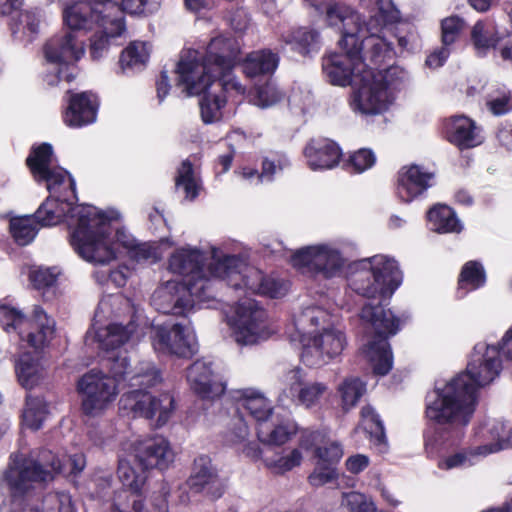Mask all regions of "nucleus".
Masks as SVG:
<instances>
[{"instance_id":"obj_5","label":"nucleus","mask_w":512,"mask_h":512,"mask_svg":"<svg viewBox=\"0 0 512 512\" xmlns=\"http://www.w3.org/2000/svg\"><path fill=\"white\" fill-rule=\"evenodd\" d=\"M111 376L91 370L78 381L77 388L82 396V410L86 415L96 416L112 406L119 394V382H128L129 388L154 386L160 381L156 367L149 361L140 362L130 368L126 357H116L110 364Z\"/></svg>"},{"instance_id":"obj_29","label":"nucleus","mask_w":512,"mask_h":512,"mask_svg":"<svg viewBox=\"0 0 512 512\" xmlns=\"http://www.w3.org/2000/svg\"><path fill=\"white\" fill-rule=\"evenodd\" d=\"M186 378L191 389L204 398H214L225 390L214 373L212 363L205 360L195 361L187 369Z\"/></svg>"},{"instance_id":"obj_45","label":"nucleus","mask_w":512,"mask_h":512,"mask_svg":"<svg viewBox=\"0 0 512 512\" xmlns=\"http://www.w3.org/2000/svg\"><path fill=\"white\" fill-rule=\"evenodd\" d=\"M49 414L48 404L40 397H28L22 413V424L31 430L42 427Z\"/></svg>"},{"instance_id":"obj_22","label":"nucleus","mask_w":512,"mask_h":512,"mask_svg":"<svg viewBox=\"0 0 512 512\" xmlns=\"http://www.w3.org/2000/svg\"><path fill=\"white\" fill-rule=\"evenodd\" d=\"M433 172L416 164L405 165L397 174L396 195L404 203H410L433 186Z\"/></svg>"},{"instance_id":"obj_23","label":"nucleus","mask_w":512,"mask_h":512,"mask_svg":"<svg viewBox=\"0 0 512 512\" xmlns=\"http://www.w3.org/2000/svg\"><path fill=\"white\" fill-rule=\"evenodd\" d=\"M327 390V386L323 383H307L302 370L295 369L286 375V388L280 395L279 401L285 404V398H287L291 402L310 408L319 403Z\"/></svg>"},{"instance_id":"obj_55","label":"nucleus","mask_w":512,"mask_h":512,"mask_svg":"<svg viewBox=\"0 0 512 512\" xmlns=\"http://www.w3.org/2000/svg\"><path fill=\"white\" fill-rule=\"evenodd\" d=\"M466 28V22L459 16L452 15L442 20L441 32L442 42L448 46L456 41Z\"/></svg>"},{"instance_id":"obj_17","label":"nucleus","mask_w":512,"mask_h":512,"mask_svg":"<svg viewBox=\"0 0 512 512\" xmlns=\"http://www.w3.org/2000/svg\"><path fill=\"white\" fill-rule=\"evenodd\" d=\"M118 219V212L108 211L105 216L104 233L97 236L100 242H106L113 250V257L107 263L115 259L122 250L138 262L154 263L161 259L163 253L159 246L150 243H136L131 234L119 227Z\"/></svg>"},{"instance_id":"obj_9","label":"nucleus","mask_w":512,"mask_h":512,"mask_svg":"<svg viewBox=\"0 0 512 512\" xmlns=\"http://www.w3.org/2000/svg\"><path fill=\"white\" fill-rule=\"evenodd\" d=\"M402 282V273L397 261L390 256L378 254L353 264L349 285L357 294L374 298L392 294Z\"/></svg>"},{"instance_id":"obj_18","label":"nucleus","mask_w":512,"mask_h":512,"mask_svg":"<svg viewBox=\"0 0 512 512\" xmlns=\"http://www.w3.org/2000/svg\"><path fill=\"white\" fill-rule=\"evenodd\" d=\"M303 343L302 362L310 367H321L341 355L346 346V336L335 326L324 327L320 331L299 336Z\"/></svg>"},{"instance_id":"obj_58","label":"nucleus","mask_w":512,"mask_h":512,"mask_svg":"<svg viewBox=\"0 0 512 512\" xmlns=\"http://www.w3.org/2000/svg\"><path fill=\"white\" fill-rule=\"evenodd\" d=\"M474 456H479V454H475V448L470 449L469 451L456 452L440 459L438 467L442 470L466 467L473 463L472 458Z\"/></svg>"},{"instance_id":"obj_51","label":"nucleus","mask_w":512,"mask_h":512,"mask_svg":"<svg viewBox=\"0 0 512 512\" xmlns=\"http://www.w3.org/2000/svg\"><path fill=\"white\" fill-rule=\"evenodd\" d=\"M284 97L281 90L272 82L258 86L250 94V102L260 108L271 107L280 102Z\"/></svg>"},{"instance_id":"obj_61","label":"nucleus","mask_w":512,"mask_h":512,"mask_svg":"<svg viewBox=\"0 0 512 512\" xmlns=\"http://www.w3.org/2000/svg\"><path fill=\"white\" fill-rule=\"evenodd\" d=\"M20 23L23 27L22 34L27 41H31L39 32L40 16L36 12L25 11L21 13Z\"/></svg>"},{"instance_id":"obj_59","label":"nucleus","mask_w":512,"mask_h":512,"mask_svg":"<svg viewBox=\"0 0 512 512\" xmlns=\"http://www.w3.org/2000/svg\"><path fill=\"white\" fill-rule=\"evenodd\" d=\"M59 271L56 268H35L30 271L29 279L38 290L51 287L55 284Z\"/></svg>"},{"instance_id":"obj_13","label":"nucleus","mask_w":512,"mask_h":512,"mask_svg":"<svg viewBox=\"0 0 512 512\" xmlns=\"http://www.w3.org/2000/svg\"><path fill=\"white\" fill-rule=\"evenodd\" d=\"M293 267L325 280L344 275L348 260L336 242H319L302 247L291 256Z\"/></svg>"},{"instance_id":"obj_41","label":"nucleus","mask_w":512,"mask_h":512,"mask_svg":"<svg viewBox=\"0 0 512 512\" xmlns=\"http://www.w3.org/2000/svg\"><path fill=\"white\" fill-rule=\"evenodd\" d=\"M303 450L305 449L300 447L299 440L297 447L285 449L279 454L267 457L265 459V465L275 474H284L302 464L304 460Z\"/></svg>"},{"instance_id":"obj_53","label":"nucleus","mask_w":512,"mask_h":512,"mask_svg":"<svg viewBox=\"0 0 512 512\" xmlns=\"http://www.w3.org/2000/svg\"><path fill=\"white\" fill-rule=\"evenodd\" d=\"M361 416L364 429L372 435L379 445L383 446L381 448V451H383L385 448V435L379 416L371 406L363 407Z\"/></svg>"},{"instance_id":"obj_49","label":"nucleus","mask_w":512,"mask_h":512,"mask_svg":"<svg viewBox=\"0 0 512 512\" xmlns=\"http://www.w3.org/2000/svg\"><path fill=\"white\" fill-rule=\"evenodd\" d=\"M366 391V385L359 378H346L338 387L342 408H353Z\"/></svg>"},{"instance_id":"obj_64","label":"nucleus","mask_w":512,"mask_h":512,"mask_svg":"<svg viewBox=\"0 0 512 512\" xmlns=\"http://www.w3.org/2000/svg\"><path fill=\"white\" fill-rule=\"evenodd\" d=\"M369 458L366 455L363 454H356L353 456H350L346 460V469L353 474H358L365 470L369 465Z\"/></svg>"},{"instance_id":"obj_60","label":"nucleus","mask_w":512,"mask_h":512,"mask_svg":"<svg viewBox=\"0 0 512 512\" xmlns=\"http://www.w3.org/2000/svg\"><path fill=\"white\" fill-rule=\"evenodd\" d=\"M159 0H122V10L130 14L146 15L159 7Z\"/></svg>"},{"instance_id":"obj_7","label":"nucleus","mask_w":512,"mask_h":512,"mask_svg":"<svg viewBox=\"0 0 512 512\" xmlns=\"http://www.w3.org/2000/svg\"><path fill=\"white\" fill-rule=\"evenodd\" d=\"M63 461V458L48 450L41 451L36 459L17 454L11 457L5 480L13 493L20 494L33 488L35 484L52 480L57 473L67 470L70 474L77 475L86 466L82 453L69 456L67 464Z\"/></svg>"},{"instance_id":"obj_47","label":"nucleus","mask_w":512,"mask_h":512,"mask_svg":"<svg viewBox=\"0 0 512 512\" xmlns=\"http://www.w3.org/2000/svg\"><path fill=\"white\" fill-rule=\"evenodd\" d=\"M37 220L32 216L14 217L10 220V233L21 246L31 243L37 234Z\"/></svg>"},{"instance_id":"obj_3","label":"nucleus","mask_w":512,"mask_h":512,"mask_svg":"<svg viewBox=\"0 0 512 512\" xmlns=\"http://www.w3.org/2000/svg\"><path fill=\"white\" fill-rule=\"evenodd\" d=\"M58 187V192H49L50 196L37 209V222L43 226H53L64 221L70 231L71 245L84 260L92 263L109 261L113 257L111 246L97 238L104 233L107 212L91 205L73 206L75 185L73 196L64 186Z\"/></svg>"},{"instance_id":"obj_20","label":"nucleus","mask_w":512,"mask_h":512,"mask_svg":"<svg viewBox=\"0 0 512 512\" xmlns=\"http://www.w3.org/2000/svg\"><path fill=\"white\" fill-rule=\"evenodd\" d=\"M151 341L154 350L158 353L188 357L197 351L196 335L189 324L154 326Z\"/></svg>"},{"instance_id":"obj_15","label":"nucleus","mask_w":512,"mask_h":512,"mask_svg":"<svg viewBox=\"0 0 512 512\" xmlns=\"http://www.w3.org/2000/svg\"><path fill=\"white\" fill-rule=\"evenodd\" d=\"M84 53L85 43L74 32L63 31L54 35L44 47V81L49 86L57 85L62 79L64 68L79 61Z\"/></svg>"},{"instance_id":"obj_50","label":"nucleus","mask_w":512,"mask_h":512,"mask_svg":"<svg viewBox=\"0 0 512 512\" xmlns=\"http://www.w3.org/2000/svg\"><path fill=\"white\" fill-rule=\"evenodd\" d=\"M486 105L493 115L506 114L512 110V92L505 86L495 87L488 92Z\"/></svg>"},{"instance_id":"obj_32","label":"nucleus","mask_w":512,"mask_h":512,"mask_svg":"<svg viewBox=\"0 0 512 512\" xmlns=\"http://www.w3.org/2000/svg\"><path fill=\"white\" fill-rule=\"evenodd\" d=\"M298 432V425L289 417L275 414L267 422L259 424L257 436L260 442L281 446L292 440Z\"/></svg>"},{"instance_id":"obj_8","label":"nucleus","mask_w":512,"mask_h":512,"mask_svg":"<svg viewBox=\"0 0 512 512\" xmlns=\"http://www.w3.org/2000/svg\"><path fill=\"white\" fill-rule=\"evenodd\" d=\"M359 319L368 337L363 347V354L375 374L386 375L393 364L387 338L398 332L401 319L397 318L390 309H385L380 303L373 302H367L362 306Z\"/></svg>"},{"instance_id":"obj_25","label":"nucleus","mask_w":512,"mask_h":512,"mask_svg":"<svg viewBox=\"0 0 512 512\" xmlns=\"http://www.w3.org/2000/svg\"><path fill=\"white\" fill-rule=\"evenodd\" d=\"M475 436L482 443L475 448V454L487 456L512 446V425L491 419L477 427Z\"/></svg>"},{"instance_id":"obj_19","label":"nucleus","mask_w":512,"mask_h":512,"mask_svg":"<svg viewBox=\"0 0 512 512\" xmlns=\"http://www.w3.org/2000/svg\"><path fill=\"white\" fill-rule=\"evenodd\" d=\"M27 165L37 181H45L47 189L52 194L58 192V185L64 186L73 196L74 180L67 171L53 166V152L51 145L43 143L32 149L28 156Z\"/></svg>"},{"instance_id":"obj_1","label":"nucleus","mask_w":512,"mask_h":512,"mask_svg":"<svg viewBox=\"0 0 512 512\" xmlns=\"http://www.w3.org/2000/svg\"><path fill=\"white\" fill-rule=\"evenodd\" d=\"M167 268L171 273L182 276L181 280L186 282L207 281L210 291L214 292L218 280L225 281L236 290L244 288L247 292L271 298L280 297L286 292L283 283L265 277L242 258L227 255L213 246L209 250L192 245L178 247L170 254Z\"/></svg>"},{"instance_id":"obj_63","label":"nucleus","mask_w":512,"mask_h":512,"mask_svg":"<svg viewBox=\"0 0 512 512\" xmlns=\"http://www.w3.org/2000/svg\"><path fill=\"white\" fill-rule=\"evenodd\" d=\"M397 42L402 52H410L419 48V37L413 31H408L405 34L398 35Z\"/></svg>"},{"instance_id":"obj_35","label":"nucleus","mask_w":512,"mask_h":512,"mask_svg":"<svg viewBox=\"0 0 512 512\" xmlns=\"http://www.w3.org/2000/svg\"><path fill=\"white\" fill-rule=\"evenodd\" d=\"M294 326L299 336H305L334 324L332 316L324 307L309 303L294 316Z\"/></svg>"},{"instance_id":"obj_56","label":"nucleus","mask_w":512,"mask_h":512,"mask_svg":"<svg viewBox=\"0 0 512 512\" xmlns=\"http://www.w3.org/2000/svg\"><path fill=\"white\" fill-rule=\"evenodd\" d=\"M341 506L347 512H375L373 503L365 495L354 491L343 494Z\"/></svg>"},{"instance_id":"obj_11","label":"nucleus","mask_w":512,"mask_h":512,"mask_svg":"<svg viewBox=\"0 0 512 512\" xmlns=\"http://www.w3.org/2000/svg\"><path fill=\"white\" fill-rule=\"evenodd\" d=\"M215 298L205 280L186 282L179 279L163 280L155 289L151 303L155 309L164 314L186 315L197 305Z\"/></svg>"},{"instance_id":"obj_2","label":"nucleus","mask_w":512,"mask_h":512,"mask_svg":"<svg viewBox=\"0 0 512 512\" xmlns=\"http://www.w3.org/2000/svg\"><path fill=\"white\" fill-rule=\"evenodd\" d=\"M501 370L498 346L477 343L466 371L442 386H436L428 395L425 411L427 419L440 425H467L475 411L477 389L491 384Z\"/></svg>"},{"instance_id":"obj_24","label":"nucleus","mask_w":512,"mask_h":512,"mask_svg":"<svg viewBox=\"0 0 512 512\" xmlns=\"http://www.w3.org/2000/svg\"><path fill=\"white\" fill-rule=\"evenodd\" d=\"M94 3L73 1L65 5L63 20L67 27L73 31H89L99 25L104 7L114 4L111 0H93Z\"/></svg>"},{"instance_id":"obj_46","label":"nucleus","mask_w":512,"mask_h":512,"mask_svg":"<svg viewBox=\"0 0 512 512\" xmlns=\"http://www.w3.org/2000/svg\"><path fill=\"white\" fill-rule=\"evenodd\" d=\"M292 49L302 55L316 52L319 49V35L316 31L299 28L290 33L285 39Z\"/></svg>"},{"instance_id":"obj_42","label":"nucleus","mask_w":512,"mask_h":512,"mask_svg":"<svg viewBox=\"0 0 512 512\" xmlns=\"http://www.w3.org/2000/svg\"><path fill=\"white\" fill-rule=\"evenodd\" d=\"M471 40L476 52L485 55L499 40L498 31L492 22H477L471 31Z\"/></svg>"},{"instance_id":"obj_31","label":"nucleus","mask_w":512,"mask_h":512,"mask_svg":"<svg viewBox=\"0 0 512 512\" xmlns=\"http://www.w3.org/2000/svg\"><path fill=\"white\" fill-rule=\"evenodd\" d=\"M445 133L449 142L461 149L472 148L482 143L480 128L464 116H453L445 122Z\"/></svg>"},{"instance_id":"obj_62","label":"nucleus","mask_w":512,"mask_h":512,"mask_svg":"<svg viewBox=\"0 0 512 512\" xmlns=\"http://www.w3.org/2000/svg\"><path fill=\"white\" fill-rule=\"evenodd\" d=\"M288 165L287 161L275 162L268 159H265L262 163V172L260 175H257V182H269L272 181L274 176L281 172L284 167Z\"/></svg>"},{"instance_id":"obj_26","label":"nucleus","mask_w":512,"mask_h":512,"mask_svg":"<svg viewBox=\"0 0 512 512\" xmlns=\"http://www.w3.org/2000/svg\"><path fill=\"white\" fill-rule=\"evenodd\" d=\"M134 460H138L142 468L157 467L164 469L174 460V451L169 441L163 436H154L139 441L134 447Z\"/></svg>"},{"instance_id":"obj_48","label":"nucleus","mask_w":512,"mask_h":512,"mask_svg":"<svg viewBox=\"0 0 512 512\" xmlns=\"http://www.w3.org/2000/svg\"><path fill=\"white\" fill-rule=\"evenodd\" d=\"M176 187L183 190L187 200H194L200 191V182L189 161H184L178 169Z\"/></svg>"},{"instance_id":"obj_21","label":"nucleus","mask_w":512,"mask_h":512,"mask_svg":"<svg viewBox=\"0 0 512 512\" xmlns=\"http://www.w3.org/2000/svg\"><path fill=\"white\" fill-rule=\"evenodd\" d=\"M103 12L90 39V56L95 60L102 58L110 47V40L121 36L126 29L122 10L117 4L104 7Z\"/></svg>"},{"instance_id":"obj_33","label":"nucleus","mask_w":512,"mask_h":512,"mask_svg":"<svg viewBox=\"0 0 512 512\" xmlns=\"http://www.w3.org/2000/svg\"><path fill=\"white\" fill-rule=\"evenodd\" d=\"M250 431L241 413L235 414L223 435L227 445L237 447L245 456L257 460L261 449L257 442L249 440Z\"/></svg>"},{"instance_id":"obj_4","label":"nucleus","mask_w":512,"mask_h":512,"mask_svg":"<svg viewBox=\"0 0 512 512\" xmlns=\"http://www.w3.org/2000/svg\"><path fill=\"white\" fill-rule=\"evenodd\" d=\"M237 60V50L231 39L216 37L207 46L206 52L187 49L181 53L177 63V86L187 96L206 92L219 77L221 86L229 96H243L245 87L230 73Z\"/></svg>"},{"instance_id":"obj_52","label":"nucleus","mask_w":512,"mask_h":512,"mask_svg":"<svg viewBox=\"0 0 512 512\" xmlns=\"http://www.w3.org/2000/svg\"><path fill=\"white\" fill-rule=\"evenodd\" d=\"M376 75L382 78V83L393 96L395 91L405 88L410 82L409 73L399 66H392L384 72L376 70Z\"/></svg>"},{"instance_id":"obj_16","label":"nucleus","mask_w":512,"mask_h":512,"mask_svg":"<svg viewBox=\"0 0 512 512\" xmlns=\"http://www.w3.org/2000/svg\"><path fill=\"white\" fill-rule=\"evenodd\" d=\"M148 387L140 386L126 391L120 398V409L134 417L149 419L156 427H162L174 413V398L169 393L151 395L143 390Z\"/></svg>"},{"instance_id":"obj_37","label":"nucleus","mask_w":512,"mask_h":512,"mask_svg":"<svg viewBox=\"0 0 512 512\" xmlns=\"http://www.w3.org/2000/svg\"><path fill=\"white\" fill-rule=\"evenodd\" d=\"M246 412L259 424L267 422L275 414L272 413L270 401L259 391L246 389L238 400V412Z\"/></svg>"},{"instance_id":"obj_40","label":"nucleus","mask_w":512,"mask_h":512,"mask_svg":"<svg viewBox=\"0 0 512 512\" xmlns=\"http://www.w3.org/2000/svg\"><path fill=\"white\" fill-rule=\"evenodd\" d=\"M279 63L277 54L270 50H260L250 53L243 65L244 72L249 77L272 74Z\"/></svg>"},{"instance_id":"obj_27","label":"nucleus","mask_w":512,"mask_h":512,"mask_svg":"<svg viewBox=\"0 0 512 512\" xmlns=\"http://www.w3.org/2000/svg\"><path fill=\"white\" fill-rule=\"evenodd\" d=\"M300 447L305 451H313L317 461L333 466H337L343 456L342 445L321 431H303L300 436Z\"/></svg>"},{"instance_id":"obj_10","label":"nucleus","mask_w":512,"mask_h":512,"mask_svg":"<svg viewBox=\"0 0 512 512\" xmlns=\"http://www.w3.org/2000/svg\"><path fill=\"white\" fill-rule=\"evenodd\" d=\"M0 324L8 334H15L23 347L43 348L56 335L55 320L40 306H34L26 317L17 308L0 302Z\"/></svg>"},{"instance_id":"obj_12","label":"nucleus","mask_w":512,"mask_h":512,"mask_svg":"<svg viewBox=\"0 0 512 512\" xmlns=\"http://www.w3.org/2000/svg\"><path fill=\"white\" fill-rule=\"evenodd\" d=\"M226 320L232 338L239 345L257 344L274 333L266 310L251 298L238 301Z\"/></svg>"},{"instance_id":"obj_39","label":"nucleus","mask_w":512,"mask_h":512,"mask_svg":"<svg viewBox=\"0 0 512 512\" xmlns=\"http://www.w3.org/2000/svg\"><path fill=\"white\" fill-rule=\"evenodd\" d=\"M431 229L438 233H459L462 224L455 212L446 205H435L427 213Z\"/></svg>"},{"instance_id":"obj_36","label":"nucleus","mask_w":512,"mask_h":512,"mask_svg":"<svg viewBox=\"0 0 512 512\" xmlns=\"http://www.w3.org/2000/svg\"><path fill=\"white\" fill-rule=\"evenodd\" d=\"M152 44L147 41H132L121 52L119 66L123 73H137L144 70L150 60Z\"/></svg>"},{"instance_id":"obj_43","label":"nucleus","mask_w":512,"mask_h":512,"mask_svg":"<svg viewBox=\"0 0 512 512\" xmlns=\"http://www.w3.org/2000/svg\"><path fill=\"white\" fill-rule=\"evenodd\" d=\"M218 87L219 90H214L213 92L207 90L206 92H203L204 96L201 98L199 103L201 118L206 124L217 122L222 117V108L226 103V98L222 93H228L225 90H222L221 86Z\"/></svg>"},{"instance_id":"obj_57","label":"nucleus","mask_w":512,"mask_h":512,"mask_svg":"<svg viewBox=\"0 0 512 512\" xmlns=\"http://www.w3.org/2000/svg\"><path fill=\"white\" fill-rule=\"evenodd\" d=\"M376 156L370 149H359L354 152L348 161L347 169L355 173H362L374 166Z\"/></svg>"},{"instance_id":"obj_34","label":"nucleus","mask_w":512,"mask_h":512,"mask_svg":"<svg viewBox=\"0 0 512 512\" xmlns=\"http://www.w3.org/2000/svg\"><path fill=\"white\" fill-rule=\"evenodd\" d=\"M188 485L195 492L203 491L213 497H219L222 494L221 483L211 460L207 457H199L195 460Z\"/></svg>"},{"instance_id":"obj_38","label":"nucleus","mask_w":512,"mask_h":512,"mask_svg":"<svg viewBox=\"0 0 512 512\" xmlns=\"http://www.w3.org/2000/svg\"><path fill=\"white\" fill-rule=\"evenodd\" d=\"M20 385L25 389L37 387L45 378L46 372L39 360L29 354H23L15 365Z\"/></svg>"},{"instance_id":"obj_44","label":"nucleus","mask_w":512,"mask_h":512,"mask_svg":"<svg viewBox=\"0 0 512 512\" xmlns=\"http://www.w3.org/2000/svg\"><path fill=\"white\" fill-rule=\"evenodd\" d=\"M486 282V275L481 263L477 261L467 262L460 273L458 292L464 297L468 291L482 287Z\"/></svg>"},{"instance_id":"obj_54","label":"nucleus","mask_w":512,"mask_h":512,"mask_svg":"<svg viewBox=\"0 0 512 512\" xmlns=\"http://www.w3.org/2000/svg\"><path fill=\"white\" fill-rule=\"evenodd\" d=\"M338 478L337 466L317 461L313 471L308 476V482L313 487H321L336 481Z\"/></svg>"},{"instance_id":"obj_6","label":"nucleus","mask_w":512,"mask_h":512,"mask_svg":"<svg viewBox=\"0 0 512 512\" xmlns=\"http://www.w3.org/2000/svg\"><path fill=\"white\" fill-rule=\"evenodd\" d=\"M109 308L116 317L127 312L131 319L126 325L113 322L105 326L99 325V321L95 320L92 328L86 333V343L97 344L99 349L110 352L109 360L112 364V360L118 356L127 358V350L124 347L133 345L144 335L145 322L130 301L122 295H111L102 299L96 318H100Z\"/></svg>"},{"instance_id":"obj_30","label":"nucleus","mask_w":512,"mask_h":512,"mask_svg":"<svg viewBox=\"0 0 512 512\" xmlns=\"http://www.w3.org/2000/svg\"><path fill=\"white\" fill-rule=\"evenodd\" d=\"M97 100L88 92L73 94L63 113L64 123L72 128H78L96 120Z\"/></svg>"},{"instance_id":"obj_14","label":"nucleus","mask_w":512,"mask_h":512,"mask_svg":"<svg viewBox=\"0 0 512 512\" xmlns=\"http://www.w3.org/2000/svg\"><path fill=\"white\" fill-rule=\"evenodd\" d=\"M351 87V109L362 115L382 114L394 101L382 78L377 77L376 68L370 65L362 74H356Z\"/></svg>"},{"instance_id":"obj_28","label":"nucleus","mask_w":512,"mask_h":512,"mask_svg":"<svg viewBox=\"0 0 512 512\" xmlns=\"http://www.w3.org/2000/svg\"><path fill=\"white\" fill-rule=\"evenodd\" d=\"M307 166L313 171H324L336 167L342 157L340 147L325 138L312 139L303 150Z\"/></svg>"}]
</instances>
